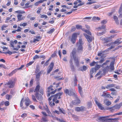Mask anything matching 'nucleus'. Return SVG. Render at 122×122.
Listing matches in <instances>:
<instances>
[{
    "label": "nucleus",
    "instance_id": "26",
    "mask_svg": "<svg viewBox=\"0 0 122 122\" xmlns=\"http://www.w3.org/2000/svg\"><path fill=\"white\" fill-rule=\"evenodd\" d=\"M12 97L11 95L8 94H7L5 96V98L8 100H9L11 99Z\"/></svg>",
    "mask_w": 122,
    "mask_h": 122
},
{
    "label": "nucleus",
    "instance_id": "7",
    "mask_svg": "<svg viewBox=\"0 0 122 122\" xmlns=\"http://www.w3.org/2000/svg\"><path fill=\"white\" fill-rule=\"evenodd\" d=\"M15 81L12 80L10 79L4 85H7L9 88H13L15 85Z\"/></svg>",
    "mask_w": 122,
    "mask_h": 122
},
{
    "label": "nucleus",
    "instance_id": "47",
    "mask_svg": "<svg viewBox=\"0 0 122 122\" xmlns=\"http://www.w3.org/2000/svg\"><path fill=\"white\" fill-rule=\"evenodd\" d=\"M70 67L72 71H75V67L73 65H70Z\"/></svg>",
    "mask_w": 122,
    "mask_h": 122
},
{
    "label": "nucleus",
    "instance_id": "32",
    "mask_svg": "<svg viewBox=\"0 0 122 122\" xmlns=\"http://www.w3.org/2000/svg\"><path fill=\"white\" fill-rule=\"evenodd\" d=\"M59 111L61 113H62L63 114H65V110L62 108H61L60 107H59Z\"/></svg>",
    "mask_w": 122,
    "mask_h": 122
},
{
    "label": "nucleus",
    "instance_id": "6",
    "mask_svg": "<svg viewBox=\"0 0 122 122\" xmlns=\"http://www.w3.org/2000/svg\"><path fill=\"white\" fill-rule=\"evenodd\" d=\"M122 106V102H121L118 104H116L112 107H109L108 108L110 111L113 112L115 110H119Z\"/></svg>",
    "mask_w": 122,
    "mask_h": 122
},
{
    "label": "nucleus",
    "instance_id": "5",
    "mask_svg": "<svg viewBox=\"0 0 122 122\" xmlns=\"http://www.w3.org/2000/svg\"><path fill=\"white\" fill-rule=\"evenodd\" d=\"M83 43L82 42V39L81 38L79 39V41L77 42L76 45L77 47V51L80 52L82 51L83 50L82 45Z\"/></svg>",
    "mask_w": 122,
    "mask_h": 122
},
{
    "label": "nucleus",
    "instance_id": "63",
    "mask_svg": "<svg viewBox=\"0 0 122 122\" xmlns=\"http://www.w3.org/2000/svg\"><path fill=\"white\" fill-rule=\"evenodd\" d=\"M85 107L83 106L80 107V111L83 112L84 110Z\"/></svg>",
    "mask_w": 122,
    "mask_h": 122
},
{
    "label": "nucleus",
    "instance_id": "37",
    "mask_svg": "<svg viewBox=\"0 0 122 122\" xmlns=\"http://www.w3.org/2000/svg\"><path fill=\"white\" fill-rule=\"evenodd\" d=\"M7 26L5 24H3L1 27L2 30H5V28L7 27Z\"/></svg>",
    "mask_w": 122,
    "mask_h": 122
},
{
    "label": "nucleus",
    "instance_id": "55",
    "mask_svg": "<svg viewBox=\"0 0 122 122\" xmlns=\"http://www.w3.org/2000/svg\"><path fill=\"white\" fill-rule=\"evenodd\" d=\"M4 104L6 106H8L9 105L10 103L9 101H6L5 102Z\"/></svg>",
    "mask_w": 122,
    "mask_h": 122
},
{
    "label": "nucleus",
    "instance_id": "64",
    "mask_svg": "<svg viewBox=\"0 0 122 122\" xmlns=\"http://www.w3.org/2000/svg\"><path fill=\"white\" fill-rule=\"evenodd\" d=\"M39 58V57L37 55H35L33 58V59L34 60H35L36 59H37Z\"/></svg>",
    "mask_w": 122,
    "mask_h": 122
},
{
    "label": "nucleus",
    "instance_id": "35",
    "mask_svg": "<svg viewBox=\"0 0 122 122\" xmlns=\"http://www.w3.org/2000/svg\"><path fill=\"white\" fill-rule=\"evenodd\" d=\"M27 25V22H24L22 23H21L20 24V26H22L23 27H25Z\"/></svg>",
    "mask_w": 122,
    "mask_h": 122
},
{
    "label": "nucleus",
    "instance_id": "46",
    "mask_svg": "<svg viewBox=\"0 0 122 122\" xmlns=\"http://www.w3.org/2000/svg\"><path fill=\"white\" fill-rule=\"evenodd\" d=\"M109 96H110V95L109 94H107L106 93H104L102 95V97H109Z\"/></svg>",
    "mask_w": 122,
    "mask_h": 122
},
{
    "label": "nucleus",
    "instance_id": "40",
    "mask_svg": "<svg viewBox=\"0 0 122 122\" xmlns=\"http://www.w3.org/2000/svg\"><path fill=\"white\" fill-rule=\"evenodd\" d=\"M10 46L12 47L13 48H14L15 46H14L15 43H14V41H10Z\"/></svg>",
    "mask_w": 122,
    "mask_h": 122
},
{
    "label": "nucleus",
    "instance_id": "17",
    "mask_svg": "<svg viewBox=\"0 0 122 122\" xmlns=\"http://www.w3.org/2000/svg\"><path fill=\"white\" fill-rule=\"evenodd\" d=\"M17 17L18 21L23 20L25 18V17L24 16H23L21 14H18Z\"/></svg>",
    "mask_w": 122,
    "mask_h": 122
},
{
    "label": "nucleus",
    "instance_id": "52",
    "mask_svg": "<svg viewBox=\"0 0 122 122\" xmlns=\"http://www.w3.org/2000/svg\"><path fill=\"white\" fill-rule=\"evenodd\" d=\"M32 100L35 102H37V101L34 95H32Z\"/></svg>",
    "mask_w": 122,
    "mask_h": 122
},
{
    "label": "nucleus",
    "instance_id": "54",
    "mask_svg": "<svg viewBox=\"0 0 122 122\" xmlns=\"http://www.w3.org/2000/svg\"><path fill=\"white\" fill-rule=\"evenodd\" d=\"M94 70V68H92L91 69L90 71V74H93Z\"/></svg>",
    "mask_w": 122,
    "mask_h": 122
},
{
    "label": "nucleus",
    "instance_id": "59",
    "mask_svg": "<svg viewBox=\"0 0 122 122\" xmlns=\"http://www.w3.org/2000/svg\"><path fill=\"white\" fill-rule=\"evenodd\" d=\"M30 1H28L27 3H26L25 4V7L26 8H28L29 7V5L30 3Z\"/></svg>",
    "mask_w": 122,
    "mask_h": 122
},
{
    "label": "nucleus",
    "instance_id": "28",
    "mask_svg": "<svg viewBox=\"0 0 122 122\" xmlns=\"http://www.w3.org/2000/svg\"><path fill=\"white\" fill-rule=\"evenodd\" d=\"M41 74V71H40L36 75V78L37 80H39L40 77V75Z\"/></svg>",
    "mask_w": 122,
    "mask_h": 122
},
{
    "label": "nucleus",
    "instance_id": "12",
    "mask_svg": "<svg viewBox=\"0 0 122 122\" xmlns=\"http://www.w3.org/2000/svg\"><path fill=\"white\" fill-rule=\"evenodd\" d=\"M72 103L75 105H77L81 103L80 100L78 98L72 101L71 102Z\"/></svg>",
    "mask_w": 122,
    "mask_h": 122
},
{
    "label": "nucleus",
    "instance_id": "39",
    "mask_svg": "<svg viewBox=\"0 0 122 122\" xmlns=\"http://www.w3.org/2000/svg\"><path fill=\"white\" fill-rule=\"evenodd\" d=\"M55 30L54 28H52L49 31L47 32V33L50 34L53 32Z\"/></svg>",
    "mask_w": 122,
    "mask_h": 122
},
{
    "label": "nucleus",
    "instance_id": "51",
    "mask_svg": "<svg viewBox=\"0 0 122 122\" xmlns=\"http://www.w3.org/2000/svg\"><path fill=\"white\" fill-rule=\"evenodd\" d=\"M3 53L5 54L8 53L10 55H11L12 54V53L9 51H8L7 52H3Z\"/></svg>",
    "mask_w": 122,
    "mask_h": 122
},
{
    "label": "nucleus",
    "instance_id": "1",
    "mask_svg": "<svg viewBox=\"0 0 122 122\" xmlns=\"http://www.w3.org/2000/svg\"><path fill=\"white\" fill-rule=\"evenodd\" d=\"M60 83H58L55 84V83H53V87L54 89L53 91L51 92V93H47V97H49L48 99L49 102V105L51 107H53L55 105V104L59 103L60 101L59 100L62 97L61 96L63 95L62 92L57 93L56 94L51 95L50 97V95L54 94L57 91V87L59 86Z\"/></svg>",
    "mask_w": 122,
    "mask_h": 122
},
{
    "label": "nucleus",
    "instance_id": "23",
    "mask_svg": "<svg viewBox=\"0 0 122 122\" xmlns=\"http://www.w3.org/2000/svg\"><path fill=\"white\" fill-rule=\"evenodd\" d=\"M36 39H35L33 41V42L35 43L36 41H39L40 39H41V38L40 36H37L36 37Z\"/></svg>",
    "mask_w": 122,
    "mask_h": 122
},
{
    "label": "nucleus",
    "instance_id": "22",
    "mask_svg": "<svg viewBox=\"0 0 122 122\" xmlns=\"http://www.w3.org/2000/svg\"><path fill=\"white\" fill-rule=\"evenodd\" d=\"M115 86V84L113 83L110 84H108L106 86V89H108L110 88L114 87Z\"/></svg>",
    "mask_w": 122,
    "mask_h": 122
},
{
    "label": "nucleus",
    "instance_id": "4",
    "mask_svg": "<svg viewBox=\"0 0 122 122\" xmlns=\"http://www.w3.org/2000/svg\"><path fill=\"white\" fill-rule=\"evenodd\" d=\"M64 92L66 95L77 97V93L74 89H71L69 90L67 89H66L64 90Z\"/></svg>",
    "mask_w": 122,
    "mask_h": 122
},
{
    "label": "nucleus",
    "instance_id": "11",
    "mask_svg": "<svg viewBox=\"0 0 122 122\" xmlns=\"http://www.w3.org/2000/svg\"><path fill=\"white\" fill-rule=\"evenodd\" d=\"M73 58L74 62L77 66H79L80 65V59L77 57L74 56Z\"/></svg>",
    "mask_w": 122,
    "mask_h": 122
},
{
    "label": "nucleus",
    "instance_id": "2",
    "mask_svg": "<svg viewBox=\"0 0 122 122\" xmlns=\"http://www.w3.org/2000/svg\"><path fill=\"white\" fill-rule=\"evenodd\" d=\"M40 86L39 84H38L36 86L34 91V92L36 93L35 95L37 99L39 100L42 101L43 99L42 96L39 93V92L42 95L43 94V89L41 88H40Z\"/></svg>",
    "mask_w": 122,
    "mask_h": 122
},
{
    "label": "nucleus",
    "instance_id": "57",
    "mask_svg": "<svg viewBox=\"0 0 122 122\" xmlns=\"http://www.w3.org/2000/svg\"><path fill=\"white\" fill-rule=\"evenodd\" d=\"M96 63L95 61H93L90 64V65L91 66H94L95 65Z\"/></svg>",
    "mask_w": 122,
    "mask_h": 122
},
{
    "label": "nucleus",
    "instance_id": "30",
    "mask_svg": "<svg viewBox=\"0 0 122 122\" xmlns=\"http://www.w3.org/2000/svg\"><path fill=\"white\" fill-rule=\"evenodd\" d=\"M101 67V65H96L95 67L94 68V70L96 71L98 70Z\"/></svg>",
    "mask_w": 122,
    "mask_h": 122
},
{
    "label": "nucleus",
    "instance_id": "18",
    "mask_svg": "<svg viewBox=\"0 0 122 122\" xmlns=\"http://www.w3.org/2000/svg\"><path fill=\"white\" fill-rule=\"evenodd\" d=\"M54 90L53 86L50 85L47 88V92H48V93H51V92L53 91Z\"/></svg>",
    "mask_w": 122,
    "mask_h": 122
},
{
    "label": "nucleus",
    "instance_id": "44",
    "mask_svg": "<svg viewBox=\"0 0 122 122\" xmlns=\"http://www.w3.org/2000/svg\"><path fill=\"white\" fill-rule=\"evenodd\" d=\"M122 3L121 5L120 6L118 10V13L119 14L122 12Z\"/></svg>",
    "mask_w": 122,
    "mask_h": 122
},
{
    "label": "nucleus",
    "instance_id": "13",
    "mask_svg": "<svg viewBox=\"0 0 122 122\" xmlns=\"http://www.w3.org/2000/svg\"><path fill=\"white\" fill-rule=\"evenodd\" d=\"M78 90L79 93L81 97H82L83 96V92L82 90V88L80 85L79 84L78 85Z\"/></svg>",
    "mask_w": 122,
    "mask_h": 122
},
{
    "label": "nucleus",
    "instance_id": "48",
    "mask_svg": "<svg viewBox=\"0 0 122 122\" xmlns=\"http://www.w3.org/2000/svg\"><path fill=\"white\" fill-rule=\"evenodd\" d=\"M42 3V2H41L40 0L39 1H38L37 2L35 3L34 4V5L36 6H37L39 5L40 3Z\"/></svg>",
    "mask_w": 122,
    "mask_h": 122
},
{
    "label": "nucleus",
    "instance_id": "21",
    "mask_svg": "<svg viewBox=\"0 0 122 122\" xmlns=\"http://www.w3.org/2000/svg\"><path fill=\"white\" fill-rule=\"evenodd\" d=\"M103 41V44L107 43L109 42V41L108 40L107 37L105 38L101 39Z\"/></svg>",
    "mask_w": 122,
    "mask_h": 122
},
{
    "label": "nucleus",
    "instance_id": "38",
    "mask_svg": "<svg viewBox=\"0 0 122 122\" xmlns=\"http://www.w3.org/2000/svg\"><path fill=\"white\" fill-rule=\"evenodd\" d=\"M15 12L19 13V14H21L25 13V11H21L20 10L17 11H15Z\"/></svg>",
    "mask_w": 122,
    "mask_h": 122
},
{
    "label": "nucleus",
    "instance_id": "60",
    "mask_svg": "<svg viewBox=\"0 0 122 122\" xmlns=\"http://www.w3.org/2000/svg\"><path fill=\"white\" fill-rule=\"evenodd\" d=\"M122 115V112H120L118 113H115L114 114V115L113 116H114L115 115Z\"/></svg>",
    "mask_w": 122,
    "mask_h": 122
},
{
    "label": "nucleus",
    "instance_id": "27",
    "mask_svg": "<svg viewBox=\"0 0 122 122\" xmlns=\"http://www.w3.org/2000/svg\"><path fill=\"white\" fill-rule=\"evenodd\" d=\"M107 101V99L104 100V103H106V104L107 106H108L110 105L111 104V102L110 101Z\"/></svg>",
    "mask_w": 122,
    "mask_h": 122
},
{
    "label": "nucleus",
    "instance_id": "3",
    "mask_svg": "<svg viewBox=\"0 0 122 122\" xmlns=\"http://www.w3.org/2000/svg\"><path fill=\"white\" fill-rule=\"evenodd\" d=\"M109 116H100L98 117L96 119V120L98 122H105L107 121H116L117 120V118H109Z\"/></svg>",
    "mask_w": 122,
    "mask_h": 122
},
{
    "label": "nucleus",
    "instance_id": "62",
    "mask_svg": "<svg viewBox=\"0 0 122 122\" xmlns=\"http://www.w3.org/2000/svg\"><path fill=\"white\" fill-rule=\"evenodd\" d=\"M110 62V61L109 60H107L105 62V63H103L102 64V66H104V65H106L107 64V63L108 62Z\"/></svg>",
    "mask_w": 122,
    "mask_h": 122
},
{
    "label": "nucleus",
    "instance_id": "34",
    "mask_svg": "<svg viewBox=\"0 0 122 122\" xmlns=\"http://www.w3.org/2000/svg\"><path fill=\"white\" fill-rule=\"evenodd\" d=\"M87 68V67L85 66H83L81 67V70L82 71H86Z\"/></svg>",
    "mask_w": 122,
    "mask_h": 122
},
{
    "label": "nucleus",
    "instance_id": "8",
    "mask_svg": "<svg viewBox=\"0 0 122 122\" xmlns=\"http://www.w3.org/2000/svg\"><path fill=\"white\" fill-rule=\"evenodd\" d=\"M79 33H75L72 35L71 38L70 39V41L73 44L75 43L76 41L77 35H79Z\"/></svg>",
    "mask_w": 122,
    "mask_h": 122
},
{
    "label": "nucleus",
    "instance_id": "33",
    "mask_svg": "<svg viewBox=\"0 0 122 122\" xmlns=\"http://www.w3.org/2000/svg\"><path fill=\"white\" fill-rule=\"evenodd\" d=\"M17 71V69H15L12 72L10 73H9V76H11L13 75V74L15 73Z\"/></svg>",
    "mask_w": 122,
    "mask_h": 122
},
{
    "label": "nucleus",
    "instance_id": "45",
    "mask_svg": "<svg viewBox=\"0 0 122 122\" xmlns=\"http://www.w3.org/2000/svg\"><path fill=\"white\" fill-rule=\"evenodd\" d=\"M3 68L5 69H6L7 68L6 66L3 64H0V68Z\"/></svg>",
    "mask_w": 122,
    "mask_h": 122
},
{
    "label": "nucleus",
    "instance_id": "20",
    "mask_svg": "<svg viewBox=\"0 0 122 122\" xmlns=\"http://www.w3.org/2000/svg\"><path fill=\"white\" fill-rule=\"evenodd\" d=\"M113 18L116 24L117 25L119 24V20L117 17L115 15H114Z\"/></svg>",
    "mask_w": 122,
    "mask_h": 122
},
{
    "label": "nucleus",
    "instance_id": "25",
    "mask_svg": "<svg viewBox=\"0 0 122 122\" xmlns=\"http://www.w3.org/2000/svg\"><path fill=\"white\" fill-rule=\"evenodd\" d=\"M100 20V18L94 16L93 17L92 20L94 21H96L97 20Z\"/></svg>",
    "mask_w": 122,
    "mask_h": 122
},
{
    "label": "nucleus",
    "instance_id": "61",
    "mask_svg": "<svg viewBox=\"0 0 122 122\" xmlns=\"http://www.w3.org/2000/svg\"><path fill=\"white\" fill-rule=\"evenodd\" d=\"M24 65H22L20 68L15 69H17V70H21L24 67Z\"/></svg>",
    "mask_w": 122,
    "mask_h": 122
},
{
    "label": "nucleus",
    "instance_id": "49",
    "mask_svg": "<svg viewBox=\"0 0 122 122\" xmlns=\"http://www.w3.org/2000/svg\"><path fill=\"white\" fill-rule=\"evenodd\" d=\"M40 17L41 18H45V19H46L48 17L46 15L44 14H43L41 15Z\"/></svg>",
    "mask_w": 122,
    "mask_h": 122
},
{
    "label": "nucleus",
    "instance_id": "36",
    "mask_svg": "<svg viewBox=\"0 0 122 122\" xmlns=\"http://www.w3.org/2000/svg\"><path fill=\"white\" fill-rule=\"evenodd\" d=\"M107 51V50H106L102 51V52H100L99 53L97 54V56H101L102 55V53H104Z\"/></svg>",
    "mask_w": 122,
    "mask_h": 122
},
{
    "label": "nucleus",
    "instance_id": "43",
    "mask_svg": "<svg viewBox=\"0 0 122 122\" xmlns=\"http://www.w3.org/2000/svg\"><path fill=\"white\" fill-rule=\"evenodd\" d=\"M39 66H37L35 70V73H37L39 71Z\"/></svg>",
    "mask_w": 122,
    "mask_h": 122
},
{
    "label": "nucleus",
    "instance_id": "10",
    "mask_svg": "<svg viewBox=\"0 0 122 122\" xmlns=\"http://www.w3.org/2000/svg\"><path fill=\"white\" fill-rule=\"evenodd\" d=\"M97 98H94V101L96 104L97 105V106L99 109H100L101 110H103L104 109V107L102 106V104L97 101Z\"/></svg>",
    "mask_w": 122,
    "mask_h": 122
},
{
    "label": "nucleus",
    "instance_id": "42",
    "mask_svg": "<svg viewBox=\"0 0 122 122\" xmlns=\"http://www.w3.org/2000/svg\"><path fill=\"white\" fill-rule=\"evenodd\" d=\"M46 108L45 109V110L49 114H51V112L49 109L48 107L47 106H46Z\"/></svg>",
    "mask_w": 122,
    "mask_h": 122
},
{
    "label": "nucleus",
    "instance_id": "50",
    "mask_svg": "<svg viewBox=\"0 0 122 122\" xmlns=\"http://www.w3.org/2000/svg\"><path fill=\"white\" fill-rule=\"evenodd\" d=\"M34 62V61H31L29 62L26 65V67H27L29 66L32 64Z\"/></svg>",
    "mask_w": 122,
    "mask_h": 122
},
{
    "label": "nucleus",
    "instance_id": "15",
    "mask_svg": "<svg viewBox=\"0 0 122 122\" xmlns=\"http://www.w3.org/2000/svg\"><path fill=\"white\" fill-rule=\"evenodd\" d=\"M54 66V63L53 62H51L49 66V68L47 71V73H49L52 70Z\"/></svg>",
    "mask_w": 122,
    "mask_h": 122
},
{
    "label": "nucleus",
    "instance_id": "58",
    "mask_svg": "<svg viewBox=\"0 0 122 122\" xmlns=\"http://www.w3.org/2000/svg\"><path fill=\"white\" fill-rule=\"evenodd\" d=\"M83 5V4H82L80 3V4H78L77 5H75V6H74L73 7V8H76L78 6H81V5Z\"/></svg>",
    "mask_w": 122,
    "mask_h": 122
},
{
    "label": "nucleus",
    "instance_id": "56",
    "mask_svg": "<svg viewBox=\"0 0 122 122\" xmlns=\"http://www.w3.org/2000/svg\"><path fill=\"white\" fill-rule=\"evenodd\" d=\"M75 111L78 112L80 111V107H76L75 108Z\"/></svg>",
    "mask_w": 122,
    "mask_h": 122
},
{
    "label": "nucleus",
    "instance_id": "16",
    "mask_svg": "<svg viewBox=\"0 0 122 122\" xmlns=\"http://www.w3.org/2000/svg\"><path fill=\"white\" fill-rule=\"evenodd\" d=\"M122 39L121 38H120L117 39L114 42H112V44L114 45H118L122 43V41H121V40Z\"/></svg>",
    "mask_w": 122,
    "mask_h": 122
},
{
    "label": "nucleus",
    "instance_id": "29",
    "mask_svg": "<svg viewBox=\"0 0 122 122\" xmlns=\"http://www.w3.org/2000/svg\"><path fill=\"white\" fill-rule=\"evenodd\" d=\"M106 28V25H103L101 27H99L97 28L98 30H101L102 29H105Z\"/></svg>",
    "mask_w": 122,
    "mask_h": 122
},
{
    "label": "nucleus",
    "instance_id": "19",
    "mask_svg": "<svg viewBox=\"0 0 122 122\" xmlns=\"http://www.w3.org/2000/svg\"><path fill=\"white\" fill-rule=\"evenodd\" d=\"M76 51L75 48H74L71 52V53L70 55L72 56L73 57L74 56H76Z\"/></svg>",
    "mask_w": 122,
    "mask_h": 122
},
{
    "label": "nucleus",
    "instance_id": "9",
    "mask_svg": "<svg viewBox=\"0 0 122 122\" xmlns=\"http://www.w3.org/2000/svg\"><path fill=\"white\" fill-rule=\"evenodd\" d=\"M76 28L78 30L81 29L82 30L87 33L88 34L91 36L92 34L91 32L89 30H85L84 28H82V26L80 25H76Z\"/></svg>",
    "mask_w": 122,
    "mask_h": 122
},
{
    "label": "nucleus",
    "instance_id": "41",
    "mask_svg": "<svg viewBox=\"0 0 122 122\" xmlns=\"http://www.w3.org/2000/svg\"><path fill=\"white\" fill-rule=\"evenodd\" d=\"M8 90H6L5 91L3 92L1 94V96L2 97H3L4 95L6 94V93H8Z\"/></svg>",
    "mask_w": 122,
    "mask_h": 122
},
{
    "label": "nucleus",
    "instance_id": "24",
    "mask_svg": "<svg viewBox=\"0 0 122 122\" xmlns=\"http://www.w3.org/2000/svg\"><path fill=\"white\" fill-rule=\"evenodd\" d=\"M48 121L47 118L46 117H43L41 120V122H45Z\"/></svg>",
    "mask_w": 122,
    "mask_h": 122
},
{
    "label": "nucleus",
    "instance_id": "14",
    "mask_svg": "<svg viewBox=\"0 0 122 122\" xmlns=\"http://www.w3.org/2000/svg\"><path fill=\"white\" fill-rule=\"evenodd\" d=\"M84 35L85 36L88 42L90 43L92 41V37L88 35L86 33H84Z\"/></svg>",
    "mask_w": 122,
    "mask_h": 122
},
{
    "label": "nucleus",
    "instance_id": "53",
    "mask_svg": "<svg viewBox=\"0 0 122 122\" xmlns=\"http://www.w3.org/2000/svg\"><path fill=\"white\" fill-rule=\"evenodd\" d=\"M76 10H77V9H72L71 10V11H70V12H68L66 13V14H67V15L70 14H71V13L73 11H74Z\"/></svg>",
    "mask_w": 122,
    "mask_h": 122
},
{
    "label": "nucleus",
    "instance_id": "31",
    "mask_svg": "<svg viewBox=\"0 0 122 122\" xmlns=\"http://www.w3.org/2000/svg\"><path fill=\"white\" fill-rule=\"evenodd\" d=\"M116 36L115 35H113L111 36H110L107 37L108 40L109 41V42L112 41V39L113 38L114 36Z\"/></svg>",
    "mask_w": 122,
    "mask_h": 122
}]
</instances>
